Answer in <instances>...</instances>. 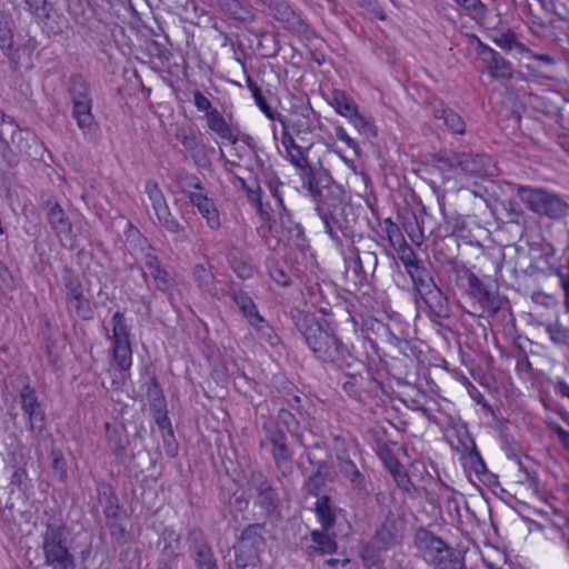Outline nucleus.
I'll return each mask as SVG.
<instances>
[{"instance_id": "f257e3e1", "label": "nucleus", "mask_w": 569, "mask_h": 569, "mask_svg": "<svg viewBox=\"0 0 569 569\" xmlns=\"http://www.w3.org/2000/svg\"><path fill=\"white\" fill-rule=\"evenodd\" d=\"M290 317L317 360L340 370L363 366V362L352 356L333 330L323 327L315 315L296 308L291 309Z\"/></svg>"}, {"instance_id": "f03ea898", "label": "nucleus", "mask_w": 569, "mask_h": 569, "mask_svg": "<svg viewBox=\"0 0 569 569\" xmlns=\"http://www.w3.org/2000/svg\"><path fill=\"white\" fill-rule=\"evenodd\" d=\"M320 188L310 193L316 211L321 219L326 233L338 246L342 238L353 239L356 217L353 208L346 199V191L333 178H320Z\"/></svg>"}, {"instance_id": "7ed1b4c3", "label": "nucleus", "mask_w": 569, "mask_h": 569, "mask_svg": "<svg viewBox=\"0 0 569 569\" xmlns=\"http://www.w3.org/2000/svg\"><path fill=\"white\" fill-rule=\"evenodd\" d=\"M415 546L421 553L423 560L435 569L465 568L461 553L426 528L417 529L415 533Z\"/></svg>"}, {"instance_id": "20e7f679", "label": "nucleus", "mask_w": 569, "mask_h": 569, "mask_svg": "<svg viewBox=\"0 0 569 569\" xmlns=\"http://www.w3.org/2000/svg\"><path fill=\"white\" fill-rule=\"evenodd\" d=\"M44 565L51 569H76L77 560L69 545V530L63 523H47L41 535Z\"/></svg>"}, {"instance_id": "39448f33", "label": "nucleus", "mask_w": 569, "mask_h": 569, "mask_svg": "<svg viewBox=\"0 0 569 569\" xmlns=\"http://www.w3.org/2000/svg\"><path fill=\"white\" fill-rule=\"evenodd\" d=\"M264 531V522L250 523L242 529L232 546L237 569L256 568L260 565L261 553L266 548Z\"/></svg>"}, {"instance_id": "423d86ee", "label": "nucleus", "mask_w": 569, "mask_h": 569, "mask_svg": "<svg viewBox=\"0 0 569 569\" xmlns=\"http://www.w3.org/2000/svg\"><path fill=\"white\" fill-rule=\"evenodd\" d=\"M517 196L530 211L548 218H561L569 210L565 200L545 189L518 186Z\"/></svg>"}, {"instance_id": "0eeeda50", "label": "nucleus", "mask_w": 569, "mask_h": 569, "mask_svg": "<svg viewBox=\"0 0 569 569\" xmlns=\"http://www.w3.org/2000/svg\"><path fill=\"white\" fill-rule=\"evenodd\" d=\"M261 427L266 440L271 445V456L277 470L284 477L290 475L293 458L284 430L270 417L263 418Z\"/></svg>"}, {"instance_id": "6e6552de", "label": "nucleus", "mask_w": 569, "mask_h": 569, "mask_svg": "<svg viewBox=\"0 0 569 569\" xmlns=\"http://www.w3.org/2000/svg\"><path fill=\"white\" fill-rule=\"evenodd\" d=\"M437 161L450 168H459L465 173L476 177L492 174V159L486 153L473 152H441Z\"/></svg>"}, {"instance_id": "1a4fd4ad", "label": "nucleus", "mask_w": 569, "mask_h": 569, "mask_svg": "<svg viewBox=\"0 0 569 569\" xmlns=\"http://www.w3.org/2000/svg\"><path fill=\"white\" fill-rule=\"evenodd\" d=\"M475 43V51L479 60L486 67L487 73L496 80H511L513 66L500 52L485 43L477 34L470 36Z\"/></svg>"}, {"instance_id": "9d476101", "label": "nucleus", "mask_w": 569, "mask_h": 569, "mask_svg": "<svg viewBox=\"0 0 569 569\" xmlns=\"http://www.w3.org/2000/svg\"><path fill=\"white\" fill-rule=\"evenodd\" d=\"M20 402L23 413L28 417L29 430L34 440L39 437L48 436L44 432L47 427V416L41 402L39 401L36 389L29 383L24 385L20 392Z\"/></svg>"}, {"instance_id": "9b49d317", "label": "nucleus", "mask_w": 569, "mask_h": 569, "mask_svg": "<svg viewBox=\"0 0 569 569\" xmlns=\"http://www.w3.org/2000/svg\"><path fill=\"white\" fill-rule=\"evenodd\" d=\"M250 482L256 492L254 506L263 510L267 518L280 519V498L277 489L261 472H253Z\"/></svg>"}, {"instance_id": "f8f14e48", "label": "nucleus", "mask_w": 569, "mask_h": 569, "mask_svg": "<svg viewBox=\"0 0 569 569\" xmlns=\"http://www.w3.org/2000/svg\"><path fill=\"white\" fill-rule=\"evenodd\" d=\"M357 258V268L360 269V282H368L373 277L378 267L379 252H386V248L372 237L359 236L358 246L353 247Z\"/></svg>"}, {"instance_id": "ddd939ff", "label": "nucleus", "mask_w": 569, "mask_h": 569, "mask_svg": "<svg viewBox=\"0 0 569 569\" xmlns=\"http://www.w3.org/2000/svg\"><path fill=\"white\" fill-rule=\"evenodd\" d=\"M188 551L197 569H219L212 547L204 532L193 527L187 533Z\"/></svg>"}, {"instance_id": "4468645a", "label": "nucleus", "mask_w": 569, "mask_h": 569, "mask_svg": "<svg viewBox=\"0 0 569 569\" xmlns=\"http://www.w3.org/2000/svg\"><path fill=\"white\" fill-rule=\"evenodd\" d=\"M270 14L280 22L283 28L292 33L309 37L310 26L292 9L287 0H263Z\"/></svg>"}, {"instance_id": "2eb2a0df", "label": "nucleus", "mask_w": 569, "mask_h": 569, "mask_svg": "<svg viewBox=\"0 0 569 569\" xmlns=\"http://www.w3.org/2000/svg\"><path fill=\"white\" fill-rule=\"evenodd\" d=\"M30 138H32V133L28 129L19 128L12 118L8 123H3V127L0 128V156L2 159L11 163L12 148L28 153Z\"/></svg>"}, {"instance_id": "dca6fc26", "label": "nucleus", "mask_w": 569, "mask_h": 569, "mask_svg": "<svg viewBox=\"0 0 569 569\" xmlns=\"http://www.w3.org/2000/svg\"><path fill=\"white\" fill-rule=\"evenodd\" d=\"M279 240L283 241L291 251L297 250L302 259L306 258L307 252L310 250L305 229L300 223L292 221L291 213L287 209H284L283 214L280 217Z\"/></svg>"}, {"instance_id": "f3484780", "label": "nucleus", "mask_w": 569, "mask_h": 569, "mask_svg": "<svg viewBox=\"0 0 569 569\" xmlns=\"http://www.w3.org/2000/svg\"><path fill=\"white\" fill-rule=\"evenodd\" d=\"M33 447L38 460H41L46 452L49 453L51 458L50 467L52 469L53 477L59 482H66L68 478L67 462L62 452L56 448V440L53 436L50 433L48 436L39 437V439L34 440Z\"/></svg>"}, {"instance_id": "a211bd4d", "label": "nucleus", "mask_w": 569, "mask_h": 569, "mask_svg": "<svg viewBox=\"0 0 569 569\" xmlns=\"http://www.w3.org/2000/svg\"><path fill=\"white\" fill-rule=\"evenodd\" d=\"M308 149H303L302 147L296 148V150H292L291 153H288L290 157L291 163L300 169V177L302 180V187L308 190L309 193L313 192L318 188H320V184L318 181L320 178L327 177L332 178L331 174L323 169H316L310 166L307 157L306 151Z\"/></svg>"}, {"instance_id": "6ab92c4d", "label": "nucleus", "mask_w": 569, "mask_h": 569, "mask_svg": "<svg viewBox=\"0 0 569 569\" xmlns=\"http://www.w3.org/2000/svg\"><path fill=\"white\" fill-rule=\"evenodd\" d=\"M339 470L342 476L349 480L351 490L358 499L366 501L371 496L370 482L366 476L358 469L349 456L339 455Z\"/></svg>"}, {"instance_id": "aec40b11", "label": "nucleus", "mask_w": 569, "mask_h": 569, "mask_svg": "<svg viewBox=\"0 0 569 569\" xmlns=\"http://www.w3.org/2000/svg\"><path fill=\"white\" fill-rule=\"evenodd\" d=\"M403 531V521L400 517L396 516L392 511H389L376 530L372 539L378 545L380 550H388L393 546L400 543Z\"/></svg>"}, {"instance_id": "412c9836", "label": "nucleus", "mask_w": 569, "mask_h": 569, "mask_svg": "<svg viewBox=\"0 0 569 569\" xmlns=\"http://www.w3.org/2000/svg\"><path fill=\"white\" fill-rule=\"evenodd\" d=\"M48 223L54 234L60 239H69L72 234V222L54 197L43 201Z\"/></svg>"}, {"instance_id": "4be33fe9", "label": "nucleus", "mask_w": 569, "mask_h": 569, "mask_svg": "<svg viewBox=\"0 0 569 569\" xmlns=\"http://www.w3.org/2000/svg\"><path fill=\"white\" fill-rule=\"evenodd\" d=\"M466 270L468 293L481 306V308L497 312L500 309V301L496 292L487 286L477 274L469 269Z\"/></svg>"}, {"instance_id": "5701e85b", "label": "nucleus", "mask_w": 569, "mask_h": 569, "mask_svg": "<svg viewBox=\"0 0 569 569\" xmlns=\"http://www.w3.org/2000/svg\"><path fill=\"white\" fill-rule=\"evenodd\" d=\"M9 462L13 463V471L10 477V487L17 488L21 492H26L30 487V479L26 469L27 456L26 448L19 441L17 449L8 453Z\"/></svg>"}, {"instance_id": "b1692460", "label": "nucleus", "mask_w": 569, "mask_h": 569, "mask_svg": "<svg viewBox=\"0 0 569 569\" xmlns=\"http://www.w3.org/2000/svg\"><path fill=\"white\" fill-rule=\"evenodd\" d=\"M72 118L83 136L96 138L99 132V124L92 114V100L77 101L72 103Z\"/></svg>"}, {"instance_id": "393cba45", "label": "nucleus", "mask_w": 569, "mask_h": 569, "mask_svg": "<svg viewBox=\"0 0 569 569\" xmlns=\"http://www.w3.org/2000/svg\"><path fill=\"white\" fill-rule=\"evenodd\" d=\"M159 545L162 547L157 562L174 565L182 549L180 535L173 528L166 527L161 531Z\"/></svg>"}, {"instance_id": "a878e982", "label": "nucleus", "mask_w": 569, "mask_h": 569, "mask_svg": "<svg viewBox=\"0 0 569 569\" xmlns=\"http://www.w3.org/2000/svg\"><path fill=\"white\" fill-rule=\"evenodd\" d=\"M227 293L239 308L240 312L248 322H251V320L260 316L257 305L239 283L230 281L228 283Z\"/></svg>"}, {"instance_id": "bb28decb", "label": "nucleus", "mask_w": 569, "mask_h": 569, "mask_svg": "<svg viewBox=\"0 0 569 569\" xmlns=\"http://www.w3.org/2000/svg\"><path fill=\"white\" fill-rule=\"evenodd\" d=\"M32 16H37L43 28L48 31V33L53 36H60L64 33V30L68 26L67 20L53 10L52 6L44 0L43 7L39 8L37 11H29Z\"/></svg>"}, {"instance_id": "cd10ccee", "label": "nucleus", "mask_w": 569, "mask_h": 569, "mask_svg": "<svg viewBox=\"0 0 569 569\" xmlns=\"http://www.w3.org/2000/svg\"><path fill=\"white\" fill-rule=\"evenodd\" d=\"M307 459L316 467V471L308 477L303 487L309 495L318 497L326 483L332 480V472L327 461H313L310 456Z\"/></svg>"}, {"instance_id": "c85d7f7f", "label": "nucleus", "mask_w": 569, "mask_h": 569, "mask_svg": "<svg viewBox=\"0 0 569 569\" xmlns=\"http://www.w3.org/2000/svg\"><path fill=\"white\" fill-rule=\"evenodd\" d=\"M188 199L192 206L197 207L200 214L207 220L208 226L216 230L220 227L219 212L213 201L202 192L191 191L188 193Z\"/></svg>"}, {"instance_id": "c756f323", "label": "nucleus", "mask_w": 569, "mask_h": 569, "mask_svg": "<svg viewBox=\"0 0 569 569\" xmlns=\"http://www.w3.org/2000/svg\"><path fill=\"white\" fill-rule=\"evenodd\" d=\"M152 248L149 247V250ZM146 267L150 270L151 276L156 282V288L162 292H168L174 284L170 273L163 268L159 258L151 251L144 253L143 257Z\"/></svg>"}, {"instance_id": "7c9ffc66", "label": "nucleus", "mask_w": 569, "mask_h": 569, "mask_svg": "<svg viewBox=\"0 0 569 569\" xmlns=\"http://www.w3.org/2000/svg\"><path fill=\"white\" fill-rule=\"evenodd\" d=\"M488 37L493 44L506 53L516 50L520 54H531V50L519 41L517 33L511 29L495 30Z\"/></svg>"}, {"instance_id": "2f4dec72", "label": "nucleus", "mask_w": 569, "mask_h": 569, "mask_svg": "<svg viewBox=\"0 0 569 569\" xmlns=\"http://www.w3.org/2000/svg\"><path fill=\"white\" fill-rule=\"evenodd\" d=\"M217 6L223 16L236 22L247 24L256 19L251 9L241 0H218Z\"/></svg>"}, {"instance_id": "473e14b6", "label": "nucleus", "mask_w": 569, "mask_h": 569, "mask_svg": "<svg viewBox=\"0 0 569 569\" xmlns=\"http://www.w3.org/2000/svg\"><path fill=\"white\" fill-rule=\"evenodd\" d=\"M419 297L428 307L432 316L439 319H447L450 317L448 299L437 286L419 295Z\"/></svg>"}, {"instance_id": "72a5a7b5", "label": "nucleus", "mask_w": 569, "mask_h": 569, "mask_svg": "<svg viewBox=\"0 0 569 569\" xmlns=\"http://www.w3.org/2000/svg\"><path fill=\"white\" fill-rule=\"evenodd\" d=\"M312 545L305 548L308 558L316 556L331 555L337 551L338 545L336 540L328 535V531L313 530L310 533Z\"/></svg>"}, {"instance_id": "f704fd0d", "label": "nucleus", "mask_w": 569, "mask_h": 569, "mask_svg": "<svg viewBox=\"0 0 569 569\" xmlns=\"http://www.w3.org/2000/svg\"><path fill=\"white\" fill-rule=\"evenodd\" d=\"M104 429L108 447L113 452L116 459L119 462H123L127 457V447L129 445V438L124 428H117L110 422H106Z\"/></svg>"}, {"instance_id": "c9c22d12", "label": "nucleus", "mask_w": 569, "mask_h": 569, "mask_svg": "<svg viewBox=\"0 0 569 569\" xmlns=\"http://www.w3.org/2000/svg\"><path fill=\"white\" fill-rule=\"evenodd\" d=\"M97 495L99 502L103 506V515L107 519H118L120 515L119 499L108 482L97 483Z\"/></svg>"}, {"instance_id": "e433bc0d", "label": "nucleus", "mask_w": 569, "mask_h": 569, "mask_svg": "<svg viewBox=\"0 0 569 569\" xmlns=\"http://www.w3.org/2000/svg\"><path fill=\"white\" fill-rule=\"evenodd\" d=\"M363 368L365 365L362 367H353L351 369L343 370L346 380L342 382V389L348 396L355 399L361 398V390L363 388L365 381H372L375 383L377 382L369 373H367V377L361 375L359 369Z\"/></svg>"}, {"instance_id": "4c0bfd02", "label": "nucleus", "mask_w": 569, "mask_h": 569, "mask_svg": "<svg viewBox=\"0 0 569 569\" xmlns=\"http://www.w3.org/2000/svg\"><path fill=\"white\" fill-rule=\"evenodd\" d=\"M315 512L323 531H329L336 523V509L331 506L329 496L323 495L318 498Z\"/></svg>"}, {"instance_id": "58836bf2", "label": "nucleus", "mask_w": 569, "mask_h": 569, "mask_svg": "<svg viewBox=\"0 0 569 569\" xmlns=\"http://www.w3.org/2000/svg\"><path fill=\"white\" fill-rule=\"evenodd\" d=\"M193 280L198 288L209 295L216 292V277L211 270L210 263H198L192 270Z\"/></svg>"}, {"instance_id": "ea45409f", "label": "nucleus", "mask_w": 569, "mask_h": 569, "mask_svg": "<svg viewBox=\"0 0 569 569\" xmlns=\"http://www.w3.org/2000/svg\"><path fill=\"white\" fill-rule=\"evenodd\" d=\"M206 119L209 130L217 133L221 139L229 141L231 144L237 143L238 138L233 134L231 128L218 110L210 111L209 114H206Z\"/></svg>"}, {"instance_id": "a19ab883", "label": "nucleus", "mask_w": 569, "mask_h": 569, "mask_svg": "<svg viewBox=\"0 0 569 569\" xmlns=\"http://www.w3.org/2000/svg\"><path fill=\"white\" fill-rule=\"evenodd\" d=\"M228 263L232 271L241 280H248L253 276L254 268L250 259L238 250H231L228 253Z\"/></svg>"}, {"instance_id": "79ce46f5", "label": "nucleus", "mask_w": 569, "mask_h": 569, "mask_svg": "<svg viewBox=\"0 0 569 569\" xmlns=\"http://www.w3.org/2000/svg\"><path fill=\"white\" fill-rule=\"evenodd\" d=\"M433 116L436 119L443 120L445 126L456 134H463L466 131V123L463 119L452 109L445 108L440 106V108H433Z\"/></svg>"}, {"instance_id": "37998d69", "label": "nucleus", "mask_w": 569, "mask_h": 569, "mask_svg": "<svg viewBox=\"0 0 569 569\" xmlns=\"http://www.w3.org/2000/svg\"><path fill=\"white\" fill-rule=\"evenodd\" d=\"M407 273L410 276L418 296L437 286L430 271L421 263Z\"/></svg>"}, {"instance_id": "c03bdc74", "label": "nucleus", "mask_w": 569, "mask_h": 569, "mask_svg": "<svg viewBox=\"0 0 569 569\" xmlns=\"http://www.w3.org/2000/svg\"><path fill=\"white\" fill-rule=\"evenodd\" d=\"M112 358L121 371H128L132 365V343L112 342Z\"/></svg>"}, {"instance_id": "a18cd8bd", "label": "nucleus", "mask_w": 569, "mask_h": 569, "mask_svg": "<svg viewBox=\"0 0 569 569\" xmlns=\"http://www.w3.org/2000/svg\"><path fill=\"white\" fill-rule=\"evenodd\" d=\"M68 92L72 103H76L77 101L92 100L89 84L80 74H73L70 77Z\"/></svg>"}, {"instance_id": "49530a36", "label": "nucleus", "mask_w": 569, "mask_h": 569, "mask_svg": "<svg viewBox=\"0 0 569 569\" xmlns=\"http://www.w3.org/2000/svg\"><path fill=\"white\" fill-rule=\"evenodd\" d=\"M62 283L66 290V300L83 295V286L79 276L70 268L62 270Z\"/></svg>"}, {"instance_id": "de8ad7c7", "label": "nucleus", "mask_w": 569, "mask_h": 569, "mask_svg": "<svg viewBox=\"0 0 569 569\" xmlns=\"http://www.w3.org/2000/svg\"><path fill=\"white\" fill-rule=\"evenodd\" d=\"M159 223L170 233L176 236V240L187 239L186 230L182 224L171 214L169 207L156 214Z\"/></svg>"}, {"instance_id": "09e8293b", "label": "nucleus", "mask_w": 569, "mask_h": 569, "mask_svg": "<svg viewBox=\"0 0 569 569\" xmlns=\"http://www.w3.org/2000/svg\"><path fill=\"white\" fill-rule=\"evenodd\" d=\"M249 325L254 329L257 336L266 341L270 346H277L279 343V337L274 329L268 323V321L260 315Z\"/></svg>"}, {"instance_id": "8fccbe9b", "label": "nucleus", "mask_w": 569, "mask_h": 569, "mask_svg": "<svg viewBox=\"0 0 569 569\" xmlns=\"http://www.w3.org/2000/svg\"><path fill=\"white\" fill-rule=\"evenodd\" d=\"M270 278L281 287H289L292 283L291 274L287 267L276 259L266 261Z\"/></svg>"}, {"instance_id": "3c124183", "label": "nucleus", "mask_w": 569, "mask_h": 569, "mask_svg": "<svg viewBox=\"0 0 569 569\" xmlns=\"http://www.w3.org/2000/svg\"><path fill=\"white\" fill-rule=\"evenodd\" d=\"M112 325V342H131L130 327L127 325L124 313L117 311L111 318Z\"/></svg>"}, {"instance_id": "603ef678", "label": "nucleus", "mask_w": 569, "mask_h": 569, "mask_svg": "<svg viewBox=\"0 0 569 569\" xmlns=\"http://www.w3.org/2000/svg\"><path fill=\"white\" fill-rule=\"evenodd\" d=\"M70 303L77 316L83 320V321H90L94 317L93 307L88 298H86L84 293L81 296H78L76 298H72L71 300L67 301Z\"/></svg>"}, {"instance_id": "864d4df0", "label": "nucleus", "mask_w": 569, "mask_h": 569, "mask_svg": "<svg viewBox=\"0 0 569 569\" xmlns=\"http://www.w3.org/2000/svg\"><path fill=\"white\" fill-rule=\"evenodd\" d=\"M262 177L266 186L268 187L272 197L277 200L279 206L284 210L286 207L283 204L282 196L279 191V188L282 186V182L279 180L277 174L269 168H263Z\"/></svg>"}, {"instance_id": "5fc2aeb1", "label": "nucleus", "mask_w": 569, "mask_h": 569, "mask_svg": "<svg viewBox=\"0 0 569 569\" xmlns=\"http://www.w3.org/2000/svg\"><path fill=\"white\" fill-rule=\"evenodd\" d=\"M237 179L241 189L246 192L247 199L251 206H253L259 212H262V190L258 181H256L253 186H249L243 178L238 177Z\"/></svg>"}, {"instance_id": "6e6d98bb", "label": "nucleus", "mask_w": 569, "mask_h": 569, "mask_svg": "<svg viewBox=\"0 0 569 569\" xmlns=\"http://www.w3.org/2000/svg\"><path fill=\"white\" fill-rule=\"evenodd\" d=\"M333 102L337 111L343 117L350 118L358 111V107L353 100L348 98L342 91H333Z\"/></svg>"}, {"instance_id": "4d7b16f0", "label": "nucleus", "mask_w": 569, "mask_h": 569, "mask_svg": "<svg viewBox=\"0 0 569 569\" xmlns=\"http://www.w3.org/2000/svg\"><path fill=\"white\" fill-rule=\"evenodd\" d=\"M214 153V148L207 147L203 143H200L197 149H193L189 154L193 160V163L201 169H210L211 159L210 156Z\"/></svg>"}, {"instance_id": "13d9d810", "label": "nucleus", "mask_w": 569, "mask_h": 569, "mask_svg": "<svg viewBox=\"0 0 569 569\" xmlns=\"http://www.w3.org/2000/svg\"><path fill=\"white\" fill-rule=\"evenodd\" d=\"M247 82L259 109L266 114L268 119L274 120L277 117V112H274L272 108L267 103L261 89L257 86L254 81L251 80V78H248Z\"/></svg>"}, {"instance_id": "bf43d9fd", "label": "nucleus", "mask_w": 569, "mask_h": 569, "mask_svg": "<svg viewBox=\"0 0 569 569\" xmlns=\"http://www.w3.org/2000/svg\"><path fill=\"white\" fill-rule=\"evenodd\" d=\"M176 138L183 146V148L190 153L193 149L202 143L197 137L194 130L190 127L180 128L176 132Z\"/></svg>"}, {"instance_id": "052dcab7", "label": "nucleus", "mask_w": 569, "mask_h": 569, "mask_svg": "<svg viewBox=\"0 0 569 569\" xmlns=\"http://www.w3.org/2000/svg\"><path fill=\"white\" fill-rule=\"evenodd\" d=\"M349 119L360 133L367 137H377V128L370 118H367L357 111Z\"/></svg>"}, {"instance_id": "680f3d73", "label": "nucleus", "mask_w": 569, "mask_h": 569, "mask_svg": "<svg viewBox=\"0 0 569 569\" xmlns=\"http://www.w3.org/2000/svg\"><path fill=\"white\" fill-rule=\"evenodd\" d=\"M380 548H378V545L375 543V540L371 539L369 543L362 547L361 549V558L365 562V566L368 569H372L376 567L380 561Z\"/></svg>"}, {"instance_id": "e2e57ef3", "label": "nucleus", "mask_w": 569, "mask_h": 569, "mask_svg": "<svg viewBox=\"0 0 569 569\" xmlns=\"http://www.w3.org/2000/svg\"><path fill=\"white\" fill-rule=\"evenodd\" d=\"M385 231H386V234H387L390 246L395 250L407 243L399 227L395 222H392L391 219L385 220Z\"/></svg>"}, {"instance_id": "0e129e2a", "label": "nucleus", "mask_w": 569, "mask_h": 569, "mask_svg": "<svg viewBox=\"0 0 569 569\" xmlns=\"http://www.w3.org/2000/svg\"><path fill=\"white\" fill-rule=\"evenodd\" d=\"M550 339L556 345H562L569 348V329L559 322L550 323L547 327Z\"/></svg>"}, {"instance_id": "69168bd1", "label": "nucleus", "mask_w": 569, "mask_h": 569, "mask_svg": "<svg viewBox=\"0 0 569 569\" xmlns=\"http://www.w3.org/2000/svg\"><path fill=\"white\" fill-rule=\"evenodd\" d=\"M108 529L110 532L111 538L113 541L119 545L123 546L129 542L130 535L126 530V528L117 521V519H108Z\"/></svg>"}, {"instance_id": "338daca9", "label": "nucleus", "mask_w": 569, "mask_h": 569, "mask_svg": "<svg viewBox=\"0 0 569 569\" xmlns=\"http://www.w3.org/2000/svg\"><path fill=\"white\" fill-rule=\"evenodd\" d=\"M396 251L398 252V257L400 261L403 263L407 272L420 264V261L417 259L416 252L408 243L396 249Z\"/></svg>"}, {"instance_id": "774afa93", "label": "nucleus", "mask_w": 569, "mask_h": 569, "mask_svg": "<svg viewBox=\"0 0 569 569\" xmlns=\"http://www.w3.org/2000/svg\"><path fill=\"white\" fill-rule=\"evenodd\" d=\"M274 421H277L280 427L283 426L291 435H295L299 429V421L297 418L289 410L283 408L278 411V416Z\"/></svg>"}]
</instances>
